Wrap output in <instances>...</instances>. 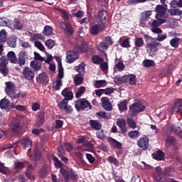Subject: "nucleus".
Segmentation results:
<instances>
[{
    "label": "nucleus",
    "instance_id": "obj_5",
    "mask_svg": "<svg viewBox=\"0 0 182 182\" xmlns=\"http://www.w3.org/2000/svg\"><path fill=\"white\" fill-rule=\"evenodd\" d=\"M5 85H6V88H5V92H6L9 97L12 99H18L20 97L19 94L15 93L14 82H5Z\"/></svg>",
    "mask_w": 182,
    "mask_h": 182
},
{
    "label": "nucleus",
    "instance_id": "obj_1",
    "mask_svg": "<svg viewBox=\"0 0 182 182\" xmlns=\"http://www.w3.org/2000/svg\"><path fill=\"white\" fill-rule=\"evenodd\" d=\"M143 37L146 42V50H147L149 54L153 55L159 50L158 47L161 46V43L159 42L165 41L168 36L166 34H158L157 38H153L148 34H144Z\"/></svg>",
    "mask_w": 182,
    "mask_h": 182
},
{
    "label": "nucleus",
    "instance_id": "obj_23",
    "mask_svg": "<svg viewBox=\"0 0 182 182\" xmlns=\"http://www.w3.org/2000/svg\"><path fill=\"white\" fill-rule=\"evenodd\" d=\"M45 112L38 113V119L36 120V126L41 127L45 123Z\"/></svg>",
    "mask_w": 182,
    "mask_h": 182
},
{
    "label": "nucleus",
    "instance_id": "obj_26",
    "mask_svg": "<svg viewBox=\"0 0 182 182\" xmlns=\"http://www.w3.org/2000/svg\"><path fill=\"white\" fill-rule=\"evenodd\" d=\"M168 129L171 131V133L174 132L176 135L182 138V129L180 127H176L172 124L168 128Z\"/></svg>",
    "mask_w": 182,
    "mask_h": 182
},
{
    "label": "nucleus",
    "instance_id": "obj_48",
    "mask_svg": "<svg viewBox=\"0 0 182 182\" xmlns=\"http://www.w3.org/2000/svg\"><path fill=\"white\" fill-rule=\"evenodd\" d=\"M10 105L9 100H7L6 98H4L0 101V108L1 109H6V107H9Z\"/></svg>",
    "mask_w": 182,
    "mask_h": 182
},
{
    "label": "nucleus",
    "instance_id": "obj_61",
    "mask_svg": "<svg viewBox=\"0 0 182 182\" xmlns=\"http://www.w3.org/2000/svg\"><path fill=\"white\" fill-rule=\"evenodd\" d=\"M58 11H59L61 13L63 18H65V21H68L69 16H68V13H67L65 9H58Z\"/></svg>",
    "mask_w": 182,
    "mask_h": 182
},
{
    "label": "nucleus",
    "instance_id": "obj_42",
    "mask_svg": "<svg viewBox=\"0 0 182 182\" xmlns=\"http://www.w3.org/2000/svg\"><path fill=\"white\" fill-rule=\"evenodd\" d=\"M144 45V41L143 38H136L134 39V48H142Z\"/></svg>",
    "mask_w": 182,
    "mask_h": 182
},
{
    "label": "nucleus",
    "instance_id": "obj_34",
    "mask_svg": "<svg viewBox=\"0 0 182 182\" xmlns=\"http://www.w3.org/2000/svg\"><path fill=\"white\" fill-rule=\"evenodd\" d=\"M92 63L95 65H100L104 63V59L97 55L92 56Z\"/></svg>",
    "mask_w": 182,
    "mask_h": 182
},
{
    "label": "nucleus",
    "instance_id": "obj_22",
    "mask_svg": "<svg viewBox=\"0 0 182 182\" xmlns=\"http://www.w3.org/2000/svg\"><path fill=\"white\" fill-rule=\"evenodd\" d=\"M61 27L63 29H64L66 33H68L69 35H73L74 33L73 28L69 22H63L61 23Z\"/></svg>",
    "mask_w": 182,
    "mask_h": 182
},
{
    "label": "nucleus",
    "instance_id": "obj_50",
    "mask_svg": "<svg viewBox=\"0 0 182 182\" xmlns=\"http://www.w3.org/2000/svg\"><path fill=\"white\" fill-rule=\"evenodd\" d=\"M127 123L130 129H136L137 127V124H136L134 119L132 118H128L127 119Z\"/></svg>",
    "mask_w": 182,
    "mask_h": 182
},
{
    "label": "nucleus",
    "instance_id": "obj_40",
    "mask_svg": "<svg viewBox=\"0 0 182 182\" xmlns=\"http://www.w3.org/2000/svg\"><path fill=\"white\" fill-rule=\"evenodd\" d=\"M0 73L3 75L4 77H6L9 74V69L7 68L6 65H0Z\"/></svg>",
    "mask_w": 182,
    "mask_h": 182
},
{
    "label": "nucleus",
    "instance_id": "obj_35",
    "mask_svg": "<svg viewBox=\"0 0 182 182\" xmlns=\"http://www.w3.org/2000/svg\"><path fill=\"white\" fill-rule=\"evenodd\" d=\"M159 20H154L152 23H151V26L153 28H159L161 26V24L165 23L166 21L165 19H160V18H158Z\"/></svg>",
    "mask_w": 182,
    "mask_h": 182
},
{
    "label": "nucleus",
    "instance_id": "obj_37",
    "mask_svg": "<svg viewBox=\"0 0 182 182\" xmlns=\"http://www.w3.org/2000/svg\"><path fill=\"white\" fill-rule=\"evenodd\" d=\"M83 77L81 73L75 75L74 84L77 86L82 84Z\"/></svg>",
    "mask_w": 182,
    "mask_h": 182
},
{
    "label": "nucleus",
    "instance_id": "obj_17",
    "mask_svg": "<svg viewBox=\"0 0 182 182\" xmlns=\"http://www.w3.org/2000/svg\"><path fill=\"white\" fill-rule=\"evenodd\" d=\"M117 125L119 129H121V132H119V133L125 134L128 132V129L126 127V120L124 119L119 118L117 119Z\"/></svg>",
    "mask_w": 182,
    "mask_h": 182
},
{
    "label": "nucleus",
    "instance_id": "obj_38",
    "mask_svg": "<svg viewBox=\"0 0 182 182\" xmlns=\"http://www.w3.org/2000/svg\"><path fill=\"white\" fill-rule=\"evenodd\" d=\"M143 66L145 68H151L156 66V63L154 60L145 59L143 61Z\"/></svg>",
    "mask_w": 182,
    "mask_h": 182
},
{
    "label": "nucleus",
    "instance_id": "obj_18",
    "mask_svg": "<svg viewBox=\"0 0 182 182\" xmlns=\"http://www.w3.org/2000/svg\"><path fill=\"white\" fill-rule=\"evenodd\" d=\"M102 107H103L107 111L112 110V105L110 101H109L108 97H101Z\"/></svg>",
    "mask_w": 182,
    "mask_h": 182
},
{
    "label": "nucleus",
    "instance_id": "obj_30",
    "mask_svg": "<svg viewBox=\"0 0 182 182\" xmlns=\"http://www.w3.org/2000/svg\"><path fill=\"white\" fill-rule=\"evenodd\" d=\"M90 127L92 129L95 130H100L102 129V124L97 122V120L90 119Z\"/></svg>",
    "mask_w": 182,
    "mask_h": 182
},
{
    "label": "nucleus",
    "instance_id": "obj_62",
    "mask_svg": "<svg viewBox=\"0 0 182 182\" xmlns=\"http://www.w3.org/2000/svg\"><path fill=\"white\" fill-rule=\"evenodd\" d=\"M175 141H176V139L172 136H168L167 138L166 139V144H168V145L174 144Z\"/></svg>",
    "mask_w": 182,
    "mask_h": 182
},
{
    "label": "nucleus",
    "instance_id": "obj_39",
    "mask_svg": "<svg viewBox=\"0 0 182 182\" xmlns=\"http://www.w3.org/2000/svg\"><path fill=\"white\" fill-rule=\"evenodd\" d=\"M127 103L128 102L126 100L119 102L118 105L119 111L122 112L127 111L128 109V107H127Z\"/></svg>",
    "mask_w": 182,
    "mask_h": 182
},
{
    "label": "nucleus",
    "instance_id": "obj_6",
    "mask_svg": "<svg viewBox=\"0 0 182 182\" xmlns=\"http://www.w3.org/2000/svg\"><path fill=\"white\" fill-rule=\"evenodd\" d=\"M108 13L104 9H102L99 12H97V20L101 24L106 25L108 21Z\"/></svg>",
    "mask_w": 182,
    "mask_h": 182
},
{
    "label": "nucleus",
    "instance_id": "obj_25",
    "mask_svg": "<svg viewBox=\"0 0 182 182\" xmlns=\"http://www.w3.org/2000/svg\"><path fill=\"white\" fill-rule=\"evenodd\" d=\"M30 66H31V69H33L36 72L41 70V68H42L41 63H40L37 60H31L30 63Z\"/></svg>",
    "mask_w": 182,
    "mask_h": 182
},
{
    "label": "nucleus",
    "instance_id": "obj_46",
    "mask_svg": "<svg viewBox=\"0 0 182 182\" xmlns=\"http://www.w3.org/2000/svg\"><path fill=\"white\" fill-rule=\"evenodd\" d=\"M128 83H129V85H131L132 86H134L137 84V78L136 77L135 75L129 74Z\"/></svg>",
    "mask_w": 182,
    "mask_h": 182
},
{
    "label": "nucleus",
    "instance_id": "obj_15",
    "mask_svg": "<svg viewBox=\"0 0 182 182\" xmlns=\"http://www.w3.org/2000/svg\"><path fill=\"white\" fill-rule=\"evenodd\" d=\"M78 53H76L74 50H70L66 53V63H73L77 59H78Z\"/></svg>",
    "mask_w": 182,
    "mask_h": 182
},
{
    "label": "nucleus",
    "instance_id": "obj_29",
    "mask_svg": "<svg viewBox=\"0 0 182 182\" xmlns=\"http://www.w3.org/2000/svg\"><path fill=\"white\" fill-rule=\"evenodd\" d=\"M119 46H121L122 48H131L130 38H127L124 40H122V38H119Z\"/></svg>",
    "mask_w": 182,
    "mask_h": 182
},
{
    "label": "nucleus",
    "instance_id": "obj_57",
    "mask_svg": "<svg viewBox=\"0 0 182 182\" xmlns=\"http://www.w3.org/2000/svg\"><path fill=\"white\" fill-rule=\"evenodd\" d=\"M107 160L109 164H114V166H118L119 164L118 160L114 156H109L108 159H107Z\"/></svg>",
    "mask_w": 182,
    "mask_h": 182
},
{
    "label": "nucleus",
    "instance_id": "obj_7",
    "mask_svg": "<svg viewBox=\"0 0 182 182\" xmlns=\"http://www.w3.org/2000/svg\"><path fill=\"white\" fill-rule=\"evenodd\" d=\"M149 141V137L146 135H144L143 136L139 139L138 141H136V145H138V146L143 150H147L149 147H150Z\"/></svg>",
    "mask_w": 182,
    "mask_h": 182
},
{
    "label": "nucleus",
    "instance_id": "obj_16",
    "mask_svg": "<svg viewBox=\"0 0 182 182\" xmlns=\"http://www.w3.org/2000/svg\"><path fill=\"white\" fill-rule=\"evenodd\" d=\"M174 112H176V113H179L181 115H182V102H181V101H180V100L176 101L174 103V105L171 106V108L170 109L171 114H173Z\"/></svg>",
    "mask_w": 182,
    "mask_h": 182
},
{
    "label": "nucleus",
    "instance_id": "obj_21",
    "mask_svg": "<svg viewBox=\"0 0 182 182\" xmlns=\"http://www.w3.org/2000/svg\"><path fill=\"white\" fill-rule=\"evenodd\" d=\"M23 28V23L20 22V20L18 18H14V23H11L9 24V28L11 30L17 29L18 31L22 30Z\"/></svg>",
    "mask_w": 182,
    "mask_h": 182
},
{
    "label": "nucleus",
    "instance_id": "obj_19",
    "mask_svg": "<svg viewBox=\"0 0 182 182\" xmlns=\"http://www.w3.org/2000/svg\"><path fill=\"white\" fill-rule=\"evenodd\" d=\"M56 60L58 63V72L59 73H58L57 77L58 80H62L64 77V70L63 68L62 59L57 57Z\"/></svg>",
    "mask_w": 182,
    "mask_h": 182
},
{
    "label": "nucleus",
    "instance_id": "obj_49",
    "mask_svg": "<svg viewBox=\"0 0 182 182\" xmlns=\"http://www.w3.org/2000/svg\"><path fill=\"white\" fill-rule=\"evenodd\" d=\"M139 132L134 130V131H130L129 132H128V136L130 137V139H138L139 136Z\"/></svg>",
    "mask_w": 182,
    "mask_h": 182
},
{
    "label": "nucleus",
    "instance_id": "obj_13",
    "mask_svg": "<svg viewBox=\"0 0 182 182\" xmlns=\"http://www.w3.org/2000/svg\"><path fill=\"white\" fill-rule=\"evenodd\" d=\"M36 73L32 70L31 68L25 67L22 70L23 77L27 80L31 81L35 77Z\"/></svg>",
    "mask_w": 182,
    "mask_h": 182
},
{
    "label": "nucleus",
    "instance_id": "obj_3",
    "mask_svg": "<svg viewBox=\"0 0 182 182\" xmlns=\"http://www.w3.org/2000/svg\"><path fill=\"white\" fill-rule=\"evenodd\" d=\"M75 108L77 112H80L81 110H85L86 108L91 109L92 105L85 98H81L75 102Z\"/></svg>",
    "mask_w": 182,
    "mask_h": 182
},
{
    "label": "nucleus",
    "instance_id": "obj_33",
    "mask_svg": "<svg viewBox=\"0 0 182 182\" xmlns=\"http://www.w3.org/2000/svg\"><path fill=\"white\" fill-rule=\"evenodd\" d=\"M181 41V38L175 37V38L171 39L170 45L172 48H178Z\"/></svg>",
    "mask_w": 182,
    "mask_h": 182
},
{
    "label": "nucleus",
    "instance_id": "obj_32",
    "mask_svg": "<svg viewBox=\"0 0 182 182\" xmlns=\"http://www.w3.org/2000/svg\"><path fill=\"white\" fill-rule=\"evenodd\" d=\"M6 59L9 60V62H11V63L16 64L17 63L16 61L17 58L14 51H9L8 53Z\"/></svg>",
    "mask_w": 182,
    "mask_h": 182
},
{
    "label": "nucleus",
    "instance_id": "obj_63",
    "mask_svg": "<svg viewBox=\"0 0 182 182\" xmlns=\"http://www.w3.org/2000/svg\"><path fill=\"white\" fill-rule=\"evenodd\" d=\"M18 58L21 59H28V53L25 50H21L20 53H18Z\"/></svg>",
    "mask_w": 182,
    "mask_h": 182
},
{
    "label": "nucleus",
    "instance_id": "obj_12",
    "mask_svg": "<svg viewBox=\"0 0 182 182\" xmlns=\"http://www.w3.org/2000/svg\"><path fill=\"white\" fill-rule=\"evenodd\" d=\"M50 79L46 72H42L37 77H36V82L39 85H48Z\"/></svg>",
    "mask_w": 182,
    "mask_h": 182
},
{
    "label": "nucleus",
    "instance_id": "obj_27",
    "mask_svg": "<svg viewBox=\"0 0 182 182\" xmlns=\"http://www.w3.org/2000/svg\"><path fill=\"white\" fill-rule=\"evenodd\" d=\"M60 173H61V176L64 178V181L65 182H68L71 180L70 174L68 171H67L64 168H61L60 170Z\"/></svg>",
    "mask_w": 182,
    "mask_h": 182
},
{
    "label": "nucleus",
    "instance_id": "obj_2",
    "mask_svg": "<svg viewBox=\"0 0 182 182\" xmlns=\"http://www.w3.org/2000/svg\"><path fill=\"white\" fill-rule=\"evenodd\" d=\"M146 105H143L141 102H134L129 106V112L132 117L137 116L139 113L146 111Z\"/></svg>",
    "mask_w": 182,
    "mask_h": 182
},
{
    "label": "nucleus",
    "instance_id": "obj_14",
    "mask_svg": "<svg viewBox=\"0 0 182 182\" xmlns=\"http://www.w3.org/2000/svg\"><path fill=\"white\" fill-rule=\"evenodd\" d=\"M105 29H106V25L98 23L95 24L90 28V33L92 36H97L99 32H102Z\"/></svg>",
    "mask_w": 182,
    "mask_h": 182
},
{
    "label": "nucleus",
    "instance_id": "obj_31",
    "mask_svg": "<svg viewBox=\"0 0 182 182\" xmlns=\"http://www.w3.org/2000/svg\"><path fill=\"white\" fill-rule=\"evenodd\" d=\"M96 116L97 118L100 117L101 119H110L112 118L111 113L105 112H96Z\"/></svg>",
    "mask_w": 182,
    "mask_h": 182
},
{
    "label": "nucleus",
    "instance_id": "obj_11",
    "mask_svg": "<svg viewBox=\"0 0 182 182\" xmlns=\"http://www.w3.org/2000/svg\"><path fill=\"white\" fill-rule=\"evenodd\" d=\"M168 9V5L163 4V5H156L155 7V12H156V15L155 17L156 18H162L166 13V10Z\"/></svg>",
    "mask_w": 182,
    "mask_h": 182
},
{
    "label": "nucleus",
    "instance_id": "obj_47",
    "mask_svg": "<svg viewBox=\"0 0 182 182\" xmlns=\"http://www.w3.org/2000/svg\"><path fill=\"white\" fill-rule=\"evenodd\" d=\"M86 92L85 86H81L78 88L77 92H75V98H80Z\"/></svg>",
    "mask_w": 182,
    "mask_h": 182
},
{
    "label": "nucleus",
    "instance_id": "obj_54",
    "mask_svg": "<svg viewBox=\"0 0 182 182\" xmlns=\"http://www.w3.org/2000/svg\"><path fill=\"white\" fill-rule=\"evenodd\" d=\"M6 41V32L5 30H1V31H0V42L4 44Z\"/></svg>",
    "mask_w": 182,
    "mask_h": 182
},
{
    "label": "nucleus",
    "instance_id": "obj_10",
    "mask_svg": "<svg viewBox=\"0 0 182 182\" xmlns=\"http://www.w3.org/2000/svg\"><path fill=\"white\" fill-rule=\"evenodd\" d=\"M69 102H60L58 107L62 111H65L67 114H72L73 112V107L68 104Z\"/></svg>",
    "mask_w": 182,
    "mask_h": 182
},
{
    "label": "nucleus",
    "instance_id": "obj_56",
    "mask_svg": "<svg viewBox=\"0 0 182 182\" xmlns=\"http://www.w3.org/2000/svg\"><path fill=\"white\" fill-rule=\"evenodd\" d=\"M34 45L35 47L38 48L41 52H46V53L45 46H43L41 41H35Z\"/></svg>",
    "mask_w": 182,
    "mask_h": 182
},
{
    "label": "nucleus",
    "instance_id": "obj_64",
    "mask_svg": "<svg viewBox=\"0 0 182 182\" xmlns=\"http://www.w3.org/2000/svg\"><path fill=\"white\" fill-rule=\"evenodd\" d=\"M86 159L91 164H93L95 161V158L91 154H86Z\"/></svg>",
    "mask_w": 182,
    "mask_h": 182
},
{
    "label": "nucleus",
    "instance_id": "obj_44",
    "mask_svg": "<svg viewBox=\"0 0 182 182\" xmlns=\"http://www.w3.org/2000/svg\"><path fill=\"white\" fill-rule=\"evenodd\" d=\"M53 161L55 162V166L56 168H61L63 167V163L59 160V159L53 155L52 156Z\"/></svg>",
    "mask_w": 182,
    "mask_h": 182
},
{
    "label": "nucleus",
    "instance_id": "obj_59",
    "mask_svg": "<svg viewBox=\"0 0 182 182\" xmlns=\"http://www.w3.org/2000/svg\"><path fill=\"white\" fill-rule=\"evenodd\" d=\"M11 130L14 133L18 132L20 130V122H17L16 123H13Z\"/></svg>",
    "mask_w": 182,
    "mask_h": 182
},
{
    "label": "nucleus",
    "instance_id": "obj_58",
    "mask_svg": "<svg viewBox=\"0 0 182 182\" xmlns=\"http://www.w3.org/2000/svg\"><path fill=\"white\" fill-rule=\"evenodd\" d=\"M31 144H32V141H31V140L29 139V138H26V139H23V141H22V145H23V146H24L25 149H26V148L31 146Z\"/></svg>",
    "mask_w": 182,
    "mask_h": 182
},
{
    "label": "nucleus",
    "instance_id": "obj_51",
    "mask_svg": "<svg viewBox=\"0 0 182 182\" xmlns=\"http://www.w3.org/2000/svg\"><path fill=\"white\" fill-rule=\"evenodd\" d=\"M7 45L11 48H16V38L12 37L11 38L6 39Z\"/></svg>",
    "mask_w": 182,
    "mask_h": 182
},
{
    "label": "nucleus",
    "instance_id": "obj_52",
    "mask_svg": "<svg viewBox=\"0 0 182 182\" xmlns=\"http://www.w3.org/2000/svg\"><path fill=\"white\" fill-rule=\"evenodd\" d=\"M11 23V21L7 20L6 18H0V26H7L9 28Z\"/></svg>",
    "mask_w": 182,
    "mask_h": 182
},
{
    "label": "nucleus",
    "instance_id": "obj_45",
    "mask_svg": "<svg viewBox=\"0 0 182 182\" xmlns=\"http://www.w3.org/2000/svg\"><path fill=\"white\" fill-rule=\"evenodd\" d=\"M62 86H63L62 80L58 79L55 80V82H53V89L56 91H58V90H60V89Z\"/></svg>",
    "mask_w": 182,
    "mask_h": 182
},
{
    "label": "nucleus",
    "instance_id": "obj_36",
    "mask_svg": "<svg viewBox=\"0 0 182 182\" xmlns=\"http://www.w3.org/2000/svg\"><path fill=\"white\" fill-rule=\"evenodd\" d=\"M107 82L105 80H96L95 82V87L96 89L102 88L106 87Z\"/></svg>",
    "mask_w": 182,
    "mask_h": 182
},
{
    "label": "nucleus",
    "instance_id": "obj_4",
    "mask_svg": "<svg viewBox=\"0 0 182 182\" xmlns=\"http://www.w3.org/2000/svg\"><path fill=\"white\" fill-rule=\"evenodd\" d=\"M73 50L75 53H87L94 50L93 48H90L85 41H82L81 44H78L73 48Z\"/></svg>",
    "mask_w": 182,
    "mask_h": 182
},
{
    "label": "nucleus",
    "instance_id": "obj_41",
    "mask_svg": "<svg viewBox=\"0 0 182 182\" xmlns=\"http://www.w3.org/2000/svg\"><path fill=\"white\" fill-rule=\"evenodd\" d=\"M97 48L100 52H106L108 49V46L105 42H100L97 45Z\"/></svg>",
    "mask_w": 182,
    "mask_h": 182
},
{
    "label": "nucleus",
    "instance_id": "obj_9",
    "mask_svg": "<svg viewBox=\"0 0 182 182\" xmlns=\"http://www.w3.org/2000/svg\"><path fill=\"white\" fill-rule=\"evenodd\" d=\"M152 15V11H145L143 13H141V16L139 19V26L141 27H145L146 26V22L149 21V18Z\"/></svg>",
    "mask_w": 182,
    "mask_h": 182
},
{
    "label": "nucleus",
    "instance_id": "obj_55",
    "mask_svg": "<svg viewBox=\"0 0 182 182\" xmlns=\"http://www.w3.org/2000/svg\"><path fill=\"white\" fill-rule=\"evenodd\" d=\"M55 46V41L52 40V39H48L46 41V46L48 48V49H51L53 48L54 46Z\"/></svg>",
    "mask_w": 182,
    "mask_h": 182
},
{
    "label": "nucleus",
    "instance_id": "obj_60",
    "mask_svg": "<svg viewBox=\"0 0 182 182\" xmlns=\"http://www.w3.org/2000/svg\"><path fill=\"white\" fill-rule=\"evenodd\" d=\"M169 14L171 16H179L181 15V11H180L178 9H171L169 11Z\"/></svg>",
    "mask_w": 182,
    "mask_h": 182
},
{
    "label": "nucleus",
    "instance_id": "obj_20",
    "mask_svg": "<svg viewBox=\"0 0 182 182\" xmlns=\"http://www.w3.org/2000/svg\"><path fill=\"white\" fill-rule=\"evenodd\" d=\"M108 142L109 143L111 147L119 150L122 149V144L120 141H117L114 138H108Z\"/></svg>",
    "mask_w": 182,
    "mask_h": 182
},
{
    "label": "nucleus",
    "instance_id": "obj_53",
    "mask_svg": "<svg viewBox=\"0 0 182 182\" xmlns=\"http://www.w3.org/2000/svg\"><path fill=\"white\" fill-rule=\"evenodd\" d=\"M68 173H70L71 181H76L77 179L78 175L77 174L76 171H74L73 168H70Z\"/></svg>",
    "mask_w": 182,
    "mask_h": 182
},
{
    "label": "nucleus",
    "instance_id": "obj_28",
    "mask_svg": "<svg viewBox=\"0 0 182 182\" xmlns=\"http://www.w3.org/2000/svg\"><path fill=\"white\" fill-rule=\"evenodd\" d=\"M44 36H50L53 33V28L50 26H46L43 28V31L42 32Z\"/></svg>",
    "mask_w": 182,
    "mask_h": 182
},
{
    "label": "nucleus",
    "instance_id": "obj_43",
    "mask_svg": "<svg viewBox=\"0 0 182 182\" xmlns=\"http://www.w3.org/2000/svg\"><path fill=\"white\" fill-rule=\"evenodd\" d=\"M33 159L36 161H40L41 159V153L38 148H35L33 150Z\"/></svg>",
    "mask_w": 182,
    "mask_h": 182
},
{
    "label": "nucleus",
    "instance_id": "obj_24",
    "mask_svg": "<svg viewBox=\"0 0 182 182\" xmlns=\"http://www.w3.org/2000/svg\"><path fill=\"white\" fill-rule=\"evenodd\" d=\"M152 157L154 160L158 161H163L165 159V154L161 150H158L156 154H152Z\"/></svg>",
    "mask_w": 182,
    "mask_h": 182
},
{
    "label": "nucleus",
    "instance_id": "obj_8",
    "mask_svg": "<svg viewBox=\"0 0 182 182\" xmlns=\"http://www.w3.org/2000/svg\"><path fill=\"white\" fill-rule=\"evenodd\" d=\"M61 95L64 97V99L62 100L60 102H69L73 100V92L72 90H69L68 87H65L61 92Z\"/></svg>",
    "mask_w": 182,
    "mask_h": 182
}]
</instances>
